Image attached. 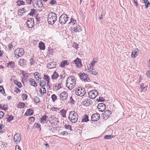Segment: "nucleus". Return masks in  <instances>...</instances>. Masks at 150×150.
I'll return each instance as SVG.
<instances>
[{
    "label": "nucleus",
    "mask_w": 150,
    "mask_h": 150,
    "mask_svg": "<svg viewBox=\"0 0 150 150\" xmlns=\"http://www.w3.org/2000/svg\"><path fill=\"white\" fill-rule=\"evenodd\" d=\"M76 85V81L73 76L69 77L66 80V85L69 90H71L75 87Z\"/></svg>",
    "instance_id": "f257e3e1"
},
{
    "label": "nucleus",
    "mask_w": 150,
    "mask_h": 150,
    "mask_svg": "<svg viewBox=\"0 0 150 150\" xmlns=\"http://www.w3.org/2000/svg\"><path fill=\"white\" fill-rule=\"evenodd\" d=\"M57 19V16L56 13L52 12H51L49 13L47 21L49 24L52 25L54 24Z\"/></svg>",
    "instance_id": "f03ea898"
},
{
    "label": "nucleus",
    "mask_w": 150,
    "mask_h": 150,
    "mask_svg": "<svg viewBox=\"0 0 150 150\" xmlns=\"http://www.w3.org/2000/svg\"><path fill=\"white\" fill-rule=\"evenodd\" d=\"M68 118L69 120L71 122L76 123L78 119L77 113L74 111L70 112L69 113Z\"/></svg>",
    "instance_id": "7ed1b4c3"
},
{
    "label": "nucleus",
    "mask_w": 150,
    "mask_h": 150,
    "mask_svg": "<svg viewBox=\"0 0 150 150\" xmlns=\"http://www.w3.org/2000/svg\"><path fill=\"white\" fill-rule=\"evenodd\" d=\"M75 91L76 94L80 97L84 96L86 93L85 88L82 87H78L76 88Z\"/></svg>",
    "instance_id": "20e7f679"
},
{
    "label": "nucleus",
    "mask_w": 150,
    "mask_h": 150,
    "mask_svg": "<svg viewBox=\"0 0 150 150\" xmlns=\"http://www.w3.org/2000/svg\"><path fill=\"white\" fill-rule=\"evenodd\" d=\"M69 17L66 14L62 15L59 18V22L61 24H64L68 21Z\"/></svg>",
    "instance_id": "39448f33"
},
{
    "label": "nucleus",
    "mask_w": 150,
    "mask_h": 150,
    "mask_svg": "<svg viewBox=\"0 0 150 150\" xmlns=\"http://www.w3.org/2000/svg\"><path fill=\"white\" fill-rule=\"evenodd\" d=\"M15 56L17 57H20L24 53V50L23 49L18 48L16 49L14 52Z\"/></svg>",
    "instance_id": "423d86ee"
},
{
    "label": "nucleus",
    "mask_w": 150,
    "mask_h": 150,
    "mask_svg": "<svg viewBox=\"0 0 150 150\" xmlns=\"http://www.w3.org/2000/svg\"><path fill=\"white\" fill-rule=\"evenodd\" d=\"M33 6L36 9H38L42 7L43 5L40 0H35L33 2Z\"/></svg>",
    "instance_id": "0eeeda50"
},
{
    "label": "nucleus",
    "mask_w": 150,
    "mask_h": 150,
    "mask_svg": "<svg viewBox=\"0 0 150 150\" xmlns=\"http://www.w3.org/2000/svg\"><path fill=\"white\" fill-rule=\"evenodd\" d=\"M98 92L95 90H92L89 92L88 93L89 97L94 99L98 95Z\"/></svg>",
    "instance_id": "6e6552de"
},
{
    "label": "nucleus",
    "mask_w": 150,
    "mask_h": 150,
    "mask_svg": "<svg viewBox=\"0 0 150 150\" xmlns=\"http://www.w3.org/2000/svg\"><path fill=\"white\" fill-rule=\"evenodd\" d=\"M27 27L29 28H33L34 25V19L33 18H28L26 22Z\"/></svg>",
    "instance_id": "1a4fd4ad"
},
{
    "label": "nucleus",
    "mask_w": 150,
    "mask_h": 150,
    "mask_svg": "<svg viewBox=\"0 0 150 150\" xmlns=\"http://www.w3.org/2000/svg\"><path fill=\"white\" fill-rule=\"evenodd\" d=\"M79 75L80 77V79H83L84 81L89 82L90 81V80L89 78L88 77L87 74L84 73H80L79 74Z\"/></svg>",
    "instance_id": "9d476101"
},
{
    "label": "nucleus",
    "mask_w": 150,
    "mask_h": 150,
    "mask_svg": "<svg viewBox=\"0 0 150 150\" xmlns=\"http://www.w3.org/2000/svg\"><path fill=\"white\" fill-rule=\"evenodd\" d=\"M14 141L16 144L19 143L21 140V137L20 134L16 133L14 135L13 137Z\"/></svg>",
    "instance_id": "9b49d317"
},
{
    "label": "nucleus",
    "mask_w": 150,
    "mask_h": 150,
    "mask_svg": "<svg viewBox=\"0 0 150 150\" xmlns=\"http://www.w3.org/2000/svg\"><path fill=\"white\" fill-rule=\"evenodd\" d=\"M68 94L67 92L64 91L61 93L59 95L60 100H65L67 98Z\"/></svg>",
    "instance_id": "f8f14e48"
},
{
    "label": "nucleus",
    "mask_w": 150,
    "mask_h": 150,
    "mask_svg": "<svg viewBox=\"0 0 150 150\" xmlns=\"http://www.w3.org/2000/svg\"><path fill=\"white\" fill-rule=\"evenodd\" d=\"M82 31L81 26L77 25L74 27L72 30V33L80 32Z\"/></svg>",
    "instance_id": "ddd939ff"
},
{
    "label": "nucleus",
    "mask_w": 150,
    "mask_h": 150,
    "mask_svg": "<svg viewBox=\"0 0 150 150\" xmlns=\"http://www.w3.org/2000/svg\"><path fill=\"white\" fill-rule=\"evenodd\" d=\"M50 118L51 119V120L52 122V123L54 124H57L59 122L58 118L55 117L54 115H51L50 117Z\"/></svg>",
    "instance_id": "4468645a"
},
{
    "label": "nucleus",
    "mask_w": 150,
    "mask_h": 150,
    "mask_svg": "<svg viewBox=\"0 0 150 150\" xmlns=\"http://www.w3.org/2000/svg\"><path fill=\"white\" fill-rule=\"evenodd\" d=\"M97 108L99 111L103 112L105 109V106L103 103H101L98 104Z\"/></svg>",
    "instance_id": "2eb2a0df"
},
{
    "label": "nucleus",
    "mask_w": 150,
    "mask_h": 150,
    "mask_svg": "<svg viewBox=\"0 0 150 150\" xmlns=\"http://www.w3.org/2000/svg\"><path fill=\"white\" fill-rule=\"evenodd\" d=\"M100 115L98 113L93 114L91 116V120L93 121H97L99 118Z\"/></svg>",
    "instance_id": "dca6fc26"
},
{
    "label": "nucleus",
    "mask_w": 150,
    "mask_h": 150,
    "mask_svg": "<svg viewBox=\"0 0 150 150\" xmlns=\"http://www.w3.org/2000/svg\"><path fill=\"white\" fill-rule=\"evenodd\" d=\"M80 60H81L80 59H79L78 58H77L74 61L76 64V66L79 67H81L82 65Z\"/></svg>",
    "instance_id": "f3484780"
},
{
    "label": "nucleus",
    "mask_w": 150,
    "mask_h": 150,
    "mask_svg": "<svg viewBox=\"0 0 150 150\" xmlns=\"http://www.w3.org/2000/svg\"><path fill=\"white\" fill-rule=\"evenodd\" d=\"M90 100H89L87 99H86L83 100L82 102V104L86 106H88L90 104Z\"/></svg>",
    "instance_id": "a211bd4d"
},
{
    "label": "nucleus",
    "mask_w": 150,
    "mask_h": 150,
    "mask_svg": "<svg viewBox=\"0 0 150 150\" xmlns=\"http://www.w3.org/2000/svg\"><path fill=\"white\" fill-rule=\"evenodd\" d=\"M47 67L49 69H53L56 67V64L54 63L51 62L47 64Z\"/></svg>",
    "instance_id": "6ab92c4d"
},
{
    "label": "nucleus",
    "mask_w": 150,
    "mask_h": 150,
    "mask_svg": "<svg viewBox=\"0 0 150 150\" xmlns=\"http://www.w3.org/2000/svg\"><path fill=\"white\" fill-rule=\"evenodd\" d=\"M7 64L8 67L10 68H13L15 67V63L14 62L11 61Z\"/></svg>",
    "instance_id": "aec40b11"
},
{
    "label": "nucleus",
    "mask_w": 150,
    "mask_h": 150,
    "mask_svg": "<svg viewBox=\"0 0 150 150\" xmlns=\"http://www.w3.org/2000/svg\"><path fill=\"white\" fill-rule=\"evenodd\" d=\"M69 64V63L68 61L64 60L61 62L60 65L62 67H65V65H67Z\"/></svg>",
    "instance_id": "412c9836"
},
{
    "label": "nucleus",
    "mask_w": 150,
    "mask_h": 150,
    "mask_svg": "<svg viewBox=\"0 0 150 150\" xmlns=\"http://www.w3.org/2000/svg\"><path fill=\"white\" fill-rule=\"evenodd\" d=\"M33 113V111L31 109H28L25 113V115L27 116L32 115Z\"/></svg>",
    "instance_id": "4be33fe9"
},
{
    "label": "nucleus",
    "mask_w": 150,
    "mask_h": 150,
    "mask_svg": "<svg viewBox=\"0 0 150 150\" xmlns=\"http://www.w3.org/2000/svg\"><path fill=\"white\" fill-rule=\"evenodd\" d=\"M26 63V60L23 59H20L18 62L19 64L21 66L25 65Z\"/></svg>",
    "instance_id": "5701e85b"
},
{
    "label": "nucleus",
    "mask_w": 150,
    "mask_h": 150,
    "mask_svg": "<svg viewBox=\"0 0 150 150\" xmlns=\"http://www.w3.org/2000/svg\"><path fill=\"white\" fill-rule=\"evenodd\" d=\"M59 76V75L57 72L55 71L52 76V79H56Z\"/></svg>",
    "instance_id": "b1692460"
},
{
    "label": "nucleus",
    "mask_w": 150,
    "mask_h": 150,
    "mask_svg": "<svg viewBox=\"0 0 150 150\" xmlns=\"http://www.w3.org/2000/svg\"><path fill=\"white\" fill-rule=\"evenodd\" d=\"M47 117V116L45 115L42 116L41 118V122L42 123H45L46 122V119Z\"/></svg>",
    "instance_id": "393cba45"
},
{
    "label": "nucleus",
    "mask_w": 150,
    "mask_h": 150,
    "mask_svg": "<svg viewBox=\"0 0 150 150\" xmlns=\"http://www.w3.org/2000/svg\"><path fill=\"white\" fill-rule=\"evenodd\" d=\"M29 81L30 82V84L33 86H37V83L33 79H29Z\"/></svg>",
    "instance_id": "a878e982"
},
{
    "label": "nucleus",
    "mask_w": 150,
    "mask_h": 150,
    "mask_svg": "<svg viewBox=\"0 0 150 150\" xmlns=\"http://www.w3.org/2000/svg\"><path fill=\"white\" fill-rule=\"evenodd\" d=\"M137 51L138 50L136 49L132 52V53L131 55V57H132L134 58L137 56L138 54Z\"/></svg>",
    "instance_id": "bb28decb"
},
{
    "label": "nucleus",
    "mask_w": 150,
    "mask_h": 150,
    "mask_svg": "<svg viewBox=\"0 0 150 150\" xmlns=\"http://www.w3.org/2000/svg\"><path fill=\"white\" fill-rule=\"evenodd\" d=\"M143 1L145 4V6L146 8H147L150 6V3L148 0H143Z\"/></svg>",
    "instance_id": "cd10ccee"
},
{
    "label": "nucleus",
    "mask_w": 150,
    "mask_h": 150,
    "mask_svg": "<svg viewBox=\"0 0 150 150\" xmlns=\"http://www.w3.org/2000/svg\"><path fill=\"white\" fill-rule=\"evenodd\" d=\"M39 47L40 50H44L45 49L44 44L42 42H40L39 44Z\"/></svg>",
    "instance_id": "c85d7f7f"
},
{
    "label": "nucleus",
    "mask_w": 150,
    "mask_h": 150,
    "mask_svg": "<svg viewBox=\"0 0 150 150\" xmlns=\"http://www.w3.org/2000/svg\"><path fill=\"white\" fill-rule=\"evenodd\" d=\"M34 75L37 80L38 79V80L39 79H41L40 75L38 72H35L34 74Z\"/></svg>",
    "instance_id": "c756f323"
},
{
    "label": "nucleus",
    "mask_w": 150,
    "mask_h": 150,
    "mask_svg": "<svg viewBox=\"0 0 150 150\" xmlns=\"http://www.w3.org/2000/svg\"><path fill=\"white\" fill-rule=\"evenodd\" d=\"M59 113H60V115H62V117H65L66 113V110L64 109H62L60 111Z\"/></svg>",
    "instance_id": "7c9ffc66"
},
{
    "label": "nucleus",
    "mask_w": 150,
    "mask_h": 150,
    "mask_svg": "<svg viewBox=\"0 0 150 150\" xmlns=\"http://www.w3.org/2000/svg\"><path fill=\"white\" fill-rule=\"evenodd\" d=\"M88 120V116L86 115H84L82 120V121L83 122H87Z\"/></svg>",
    "instance_id": "2f4dec72"
},
{
    "label": "nucleus",
    "mask_w": 150,
    "mask_h": 150,
    "mask_svg": "<svg viewBox=\"0 0 150 150\" xmlns=\"http://www.w3.org/2000/svg\"><path fill=\"white\" fill-rule=\"evenodd\" d=\"M70 20V21L69 22V23L72 25H74L76 24V21L72 18Z\"/></svg>",
    "instance_id": "473e14b6"
},
{
    "label": "nucleus",
    "mask_w": 150,
    "mask_h": 150,
    "mask_svg": "<svg viewBox=\"0 0 150 150\" xmlns=\"http://www.w3.org/2000/svg\"><path fill=\"white\" fill-rule=\"evenodd\" d=\"M55 89L58 90L62 88V84L59 83L56 84L55 86Z\"/></svg>",
    "instance_id": "72a5a7b5"
},
{
    "label": "nucleus",
    "mask_w": 150,
    "mask_h": 150,
    "mask_svg": "<svg viewBox=\"0 0 150 150\" xmlns=\"http://www.w3.org/2000/svg\"><path fill=\"white\" fill-rule=\"evenodd\" d=\"M0 108L3 110H6L7 109V107L5 105L0 104Z\"/></svg>",
    "instance_id": "f704fd0d"
},
{
    "label": "nucleus",
    "mask_w": 150,
    "mask_h": 150,
    "mask_svg": "<svg viewBox=\"0 0 150 150\" xmlns=\"http://www.w3.org/2000/svg\"><path fill=\"white\" fill-rule=\"evenodd\" d=\"M25 105L24 103L21 102L18 105L17 107L18 108H22L24 107Z\"/></svg>",
    "instance_id": "c9c22d12"
},
{
    "label": "nucleus",
    "mask_w": 150,
    "mask_h": 150,
    "mask_svg": "<svg viewBox=\"0 0 150 150\" xmlns=\"http://www.w3.org/2000/svg\"><path fill=\"white\" fill-rule=\"evenodd\" d=\"M111 114L110 111L108 110H106L104 112V115H105L108 117H109V115Z\"/></svg>",
    "instance_id": "e433bc0d"
},
{
    "label": "nucleus",
    "mask_w": 150,
    "mask_h": 150,
    "mask_svg": "<svg viewBox=\"0 0 150 150\" xmlns=\"http://www.w3.org/2000/svg\"><path fill=\"white\" fill-rule=\"evenodd\" d=\"M51 98H52V101L53 102H54L57 100V97L56 96V95L54 94H53L52 95Z\"/></svg>",
    "instance_id": "4c0bfd02"
},
{
    "label": "nucleus",
    "mask_w": 150,
    "mask_h": 150,
    "mask_svg": "<svg viewBox=\"0 0 150 150\" xmlns=\"http://www.w3.org/2000/svg\"><path fill=\"white\" fill-rule=\"evenodd\" d=\"M64 128L65 129H69L70 131H72V129H71V125H65L64 126Z\"/></svg>",
    "instance_id": "58836bf2"
},
{
    "label": "nucleus",
    "mask_w": 150,
    "mask_h": 150,
    "mask_svg": "<svg viewBox=\"0 0 150 150\" xmlns=\"http://www.w3.org/2000/svg\"><path fill=\"white\" fill-rule=\"evenodd\" d=\"M34 101L36 103H39L40 102V99L37 96H35L34 98Z\"/></svg>",
    "instance_id": "ea45409f"
},
{
    "label": "nucleus",
    "mask_w": 150,
    "mask_h": 150,
    "mask_svg": "<svg viewBox=\"0 0 150 150\" xmlns=\"http://www.w3.org/2000/svg\"><path fill=\"white\" fill-rule=\"evenodd\" d=\"M91 73L94 75H96L98 74V72L97 70H96L95 69H92L91 70Z\"/></svg>",
    "instance_id": "a19ab883"
},
{
    "label": "nucleus",
    "mask_w": 150,
    "mask_h": 150,
    "mask_svg": "<svg viewBox=\"0 0 150 150\" xmlns=\"http://www.w3.org/2000/svg\"><path fill=\"white\" fill-rule=\"evenodd\" d=\"M26 11V10L25 8H23L19 9L18 12L22 13V14H23V13L25 12Z\"/></svg>",
    "instance_id": "79ce46f5"
},
{
    "label": "nucleus",
    "mask_w": 150,
    "mask_h": 150,
    "mask_svg": "<svg viewBox=\"0 0 150 150\" xmlns=\"http://www.w3.org/2000/svg\"><path fill=\"white\" fill-rule=\"evenodd\" d=\"M44 79L46 80L47 82V83L49 82V77L47 75H44Z\"/></svg>",
    "instance_id": "37998d69"
},
{
    "label": "nucleus",
    "mask_w": 150,
    "mask_h": 150,
    "mask_svg": "<svg viewBox=\"0 0 150 150\" xmlns=\"http://www.w3.org/2000/svg\"><path fill=\"white\" fill-rule=\"evenodd\" d=\"M14 83L19 88H20L22 86L21 83L17 81H15Z\"/></svg>",
    "instance_id": "c03bdc74"
},
{
    "label": "nucleus",
    "mask_w": 150,
    "mask_h": 150,
    "mask_svg": "<svg viewBox=\"0 0 150 150\" xmlns=\"http://www.w3.org/2000/svg\"><path fill=\"white\" fill-rule=\"evenodd\" d=\"M0 92L3 94L5 93L4 89L2 86H0Z\"/></svg>",
    "instance_id": "a18cd8bd"
},
{
    "label": "nucleus",
    "mask_w": 150,
    "mask_h": 150,
    "mask_svg": "<svg viewBox=\"0 0 150 150\" xmlns=\"http://www.w3.org/2000/svg\"><path fill=\"white\" fill-rule=\"evenodd\" d=\"M17 5L20 6L24 4V2L23 1L21 0L18 1L16 2Z\"/></svg>",
    "instance_id": "49530a36"
},
{
    "label": "nucleus",
    "mask_w": 150,
    "mask_h": 150,
    "mask_svg": "<svg viewBox=\"0 0 150 150\" xmlns=\"http://www.w3.org/2000/svg\"><path fill=\"white\" fill-rule=\"evenodd\" d=\"M46 83L43 81H41L40 83V85L41 86H44L45 85Z\"/></svg>",
    "instance_id": "de8ad7c7"
},
{
    "label": "nucleus",
    "mask_w": 150,
    "mask_h": 150,
    "mask_svg": "<svg viewBox=\"0 0 150 150\" xmlns=\"http://www.w3.org/2000/svg\"><path fill=\"white\" fill-rule=\"evenodd\" d=\"M28 96L25 93H23L22 95V97L23 100H25L27 99Z\"/></svg>",
    "instance_id": "09e8293b"
},
{
    "label": "nucleus",
    "mask_w": 150,
    "mask_h": 150,
    "mask_svg": "<svg viewBox=\"0 0 150 150\" xmlns=\"http://www.w3.org/2000/svg\"><path fill=\"white\" fill-rule=\"evenodd\" d=\"M112 137V136L111 135H106L104 136V138L106 139H110Z\"/></svg>",
    "instance_id": "8fccbe9b"
},
{
    "label": "nucleus",
    "mask_w": 150,
    "mask_h": 150,
    "mask_svg": "<svg viewBox=\"0 0 150 150\" xmlns=\"http://www.w3.org/2000/svg\"><path fill=\"white\" fill-rule=\"evenodd\" d=\"M14 91L17 93L18 92H20V90L18 88L16 87L14 88Z\"/></svg>",
    "instance_id": "3c124183"
},
{
    "label": "nucleus",
    "mask_w": 150,
    "mask_h": 150,
    "mask_svg": "<svg viewBox=\"0 0 150 150\" xmlns=\"http://www.w3.org/2000/svg\"><path fill=\"white\" fill-rule=\"evenodd\" d=\"M51 110L52 111H55L56 112H57L59 111V108H57L53 107L51 108Z\"/></svg>",
    "instance_id": "603ef678"
},
{
    "label": "nucleus",
    "mask_w": 150,
    "mask_h": 150,
    "mask_svg": "<svg viewBox=\"0 0 150 150\" xmlns=\"http://www.w3.org/2000/svg\"><path fill=\"white\" fill-rule=\"evenodd\" d=\"M96 61H94V59L92 62L91 63V66H90V67H93V66L97 62Z\"/></svg>",
    "instance_id": "864d4df0"
},
{
    "label": "nucleus",
    "mask_w": 150,
    "mask_h": 150,
    "mask_svg": "<svg viewBox=\"0 0 150 150\" xmlns=\"http://www.w3.org/2000/svg\"><path fill=\"white\" fill-rule=\"evenodd\" d=\"M13 117L12 115H10L9 117L7 118V121L8 122H10L13 119Z\"/></svg>",
    "instance_id": "5fc2aeb1"
},
{
    "label": "nucleus",
    "mask_w": 150,
    "mask_h": 150,
    "mask_svg": "<svg viewBox=\"0 0 150 150\" xmlns=\"http://www.w3.org/2000/svg\"><path fill=\"white\" fill-rule=\"evenodd\" d=\"M4 127V126L2 124H0V134H1L3 132L2 130V129Z\"/></svg>",
    "instance_id": "6e6d98bb"
},
{
    "label": "nucleus",
    "mask_w": 150,
    "mask_h": 150,
    "mask_svg": "<svg viewBox=\"0 0 150 150\" xmlns=\"http://www.w3.org/2000/svg\"><path fill=\"white\" fill-rule=\"evenodd\" d=\"M97 100L98 101L103 102L104 101V99L103 97H99L98 99H97Z\"/></svg>",
    "instance_id": "4d7b16f0"
},
{
    "label": "nucleus",
    "mask_w": 150,
    "mask_h": 150,
    "mask_svg": "<svg viewBox=\"0 0 150 150\" xmlns=\"http://www.w3.org/2000/svg\"><path fill=\"white\" fill-rule=\"evenodd\" d=\"M56 3V0H52L50 2L49 4L51 5L54 4Z\"/></svg>",
    "instance_id": "13d9d810"
},
{
    "label": "nucleus",
    "mask_w": 150,
    "mask_h": 150,
    "mask_svg": "<svg viewBox=\"0 0 150 150\" xmlns=\"http://www.w3.org/2000/svg\"><path fill=\"white\" fill-rule=\"evenodd\" d=\"M8 47L9 50H11V48H13L12 44L11 43L9 44L8 45Z\"/></svg>",
    "instance_id": "bf43d9fd"
},
{
    "label": "nucleus",
    "mask_w": 150,
    "mask_h": 150,
    "mask_svg": "<svg viewBox=\"0 0 150 150\" xmlns=\"http://www.w3.org/2000/svg\"><path fill=\"white\" fill-rule=\"evenodd\" d=\"M36 19L38 22H39L40 21V18L38 15H37L36 16Z\"/></svg>",
    "instance_id": "052dcab7"
},
{
    "label": "nucleus",
    "mask_w": 150,
    "mask_h": 150,
    "mask_svg": "<svg viewBox=\"0 0 150 150\" xmlns=\"http://www.w3.org/2000/svg\"><path fill=\"white\" fill-rule=\"evenodd\" d=\"M4 116V113L2 111H0V118H2Z\"/></svg>",
    "instance_id": "680f3d73"
},
{
    "label": "nucleus",
    "mask_w": 150,
    "mask_h": 150,
    "mask_svg": "<svg viewBox=\"0 0 150 150\" xmlns=\"http://www.w3.org/2000/svg\"><path fill=\"white\" fill-rule=\"evenodd\" d=\"M133 1L134 3V5L137 7L138 6L137 2V1H135V0H133Z\"/></svg>",
    "instance_id": "e2e57ef3"
},
{
    "label": "nucleus",
    "mask_w": 150,
    "mask_h": 150,
    "mask_svg": "<svg viewBox=\"0 0 150 150\" xmlns=\"http://www.w3.org/2000/svg\"><path fill=\"white\" fill-rule=\"evenodd\" d=\"M42 93L44 94L46 93V91L45 88H42Z\"/></svg>",
    "instance_id": "0e129e2a"
},
{
    "label": "nucleus",
    "mask_w": 150,
    "mask_h": 150,
    "mask_svg": "<svg viewBox=\"0 0 150 150\" xmlns=\"http://www.w3.org/2000/svg\"><path fill=\"white\" fill-rule=\"evenodd\" d=\"M35 126H36V127L37 128H40V129H41V128H40V125L39 124H38V123H36V124H35Z\"/></svg>",
    "instance_id": "69168bd1"
},
{
    "label": "nucleus",
    "mask_w": 150,
    "mask_h": 150,
    "mask_svg": "<svg viewBox=\"0 0 150 150\" xmlns=\"http://www.w3.org/2000/svg\"><path fill=\"white\" fill-rule=\"evenodd\" d=\"M146 75L148 77H150V70L148 71L146 73Z\"/></svg>",
    "instance_id": "338daca9"
},
{
    "label": "nucleus",
    "mask_w": 150,
    "mask_h": 150,
    "mask_svg": "<svg viewBox=\"0 0 150 150\" xmlns=\"http://www.w3.org/2000/svg\"><path fill=\"white\" fill-rule=\"evenodd\" d=\"M30 64L31 65L33 64L34 63L33 59H30Z\"/></svg>",
    "instance_id": "774afa93"
}]
</instances>
